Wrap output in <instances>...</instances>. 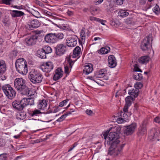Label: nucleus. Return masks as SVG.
Segmentation results:
<instances>
[{"mask_svg": "<svg viewBox=\"0 0 160 160\" xmlns=\"http://www.w3.org/2000/svg\"><path fill=\"white\" fill-rule=\"evenodd\" d=\"M34 104V100L30 98H23L20 101L15 100L12 102V105L13 108L18 110H22L26 106Z\"/></svg>", "mask_w": 160, "mask_h": 160, "instance_id": "1", "label": "nucleus"}, {"mask_svg": "<svg viewBox=\"0 0 160 160\" xmlns=\"http://www.w3.org/2000/svg\"><path fill=\"white\" fill-rule=\"evenodd\" d=\"M17 71L20 74L26 75L28 72L27 62L23 58L18 59L16 62Z\"/></svg>", "mask_w": 160, "mask_h": 160, "instance_id": "2", "label": "nucleus"}, {"mask_svg": "<svg viewBox=\"0 0 160 160\" xmlns=\"http://www.w3.org/2000/svg\"><path fill=\"white\" fill-rule=\"evenodd\" d=\"M28 78L32 83L36 84L40 83L43 78L42 75L39 72L35 70L30 72Z\"/></svg>", "mask_w": 160, "mask_h": 160, "instance_id": "3", "label": "nucleus"}, {"mask_svg": "<svg viewBox=\"0 0 160 160\" xmlns=\"http://www.w3.org/2000/svg\"><path fill=\"white\" fill-rule=\"evenodd\" d=\"M2 90L6 97L10 99L13 98L16 96V92L9 85H5L2 88Z\"/></svg>", "mask_w": 160, "mask_h": 160, "instance_id": "4", "label": "nucleus"}, {"mask_svg": "<svg viewBox=\"0 0 160 160\" xmlns=\"http://www.w3.org/2000/svg\"><path fill=\"white\" fill-rule=\"evenodd\" d=\"M152 41V35L149 34L142 42L141 45V49L143 51L148 50L150 49L152 47L151 42Z\"/></svg>", "mask_w": 160, "mask_h": 160, "instance_id": "5", "label": "nucleus"}, {"mask_svg": "<svg viewBox=\"0 0 160 160\" xmlns=\"http://www.w3.org/2000/svg\"><path fill=\"white\" fill-rule=\"evenodd\" d=\"M109 144L111 146L108 151V154L110 155L113 154L116 156L118 155L124 147L123 144Z\"/></svg>", "mask_w": 160, "mask_h": 160, "instance_id": "6", "label": "nucleus"}, {"mask_svg": "<svg viewBox=\"0 0 160 160\" xmlns=\"http://www.w3.org/2000/svg\"><path fill=\"white\" fill-rule=\"evenodd\" d=\"M119 135L117 132H110L108 135V139L109 144H120V141L119 140Z\"/></svg>", "mask_w": 160, "mask_h": 160, "instance_id": "7", "label": "nucleus"}, {"mask_svg": "<svg viewBox=\"0 0 160 160\" xmlns=\"http://www.w3.org/2000/svg\"><path fill=\"white\" fill-rule=\"evenodd\" d=\"M39 36V34L35 33L28 37L25 39L26 44L28 46H32L35 45L37 41Z\"/></svg>", "mask_w": 160, "mask_h": 160, "instance_id": "8", "label": "nucleus"}, {"mask_svg": "<svg viewBox=\"0 0 160 160\" xmlns=\"http://www.w3.org/2000/svg\"><path fill=\"white\" fill-rule=\"evenodd\" d=\"M40 68L43 72L48 73L53 69V64L50 62H44L41 66Z\"/></svg>", "mask_w": 160, "mask_h": 160, "instance_id": "9", "label": "nucleus"}, {"mask_svg": "<svg viewBox=\"0 0 160 160\" xmlns=\"http://www.w3.org/2000/svg\"><path fill=\"white\" fill-rule=\"evenodd\" d=\"M28 20V24L26 25V28L28 29L32 30L33 28L38 27L40 25L39 21L37 20L30 19L29 18Z\"/></svg>", "mask_w": 160, "mask_h": 160, "instance_id": "10", "label": "nucleus"}, {"mask_svg": "<svg viewBox=\"0 0 160 160\" xmlns=\"http://www.w3.org/2000/svg\"><path fill=\"white\" fill-rule=\"evenodd\" d=\"M137 127L136 123H133L129 125L125 126L124 133L126 135L132 134Z\"/></svg>", "mask_w": 160, "mask_h": 160, "instance_id": "11", "label": "nucleus"}, {"mask_svg": "<svg viewBox=\"0 0 160 160\" xmlns=\"http://www.w3.org/2000/svg\"><path fill=\"white\" fill-rule=\"evenodd\" d=\"M159 134H160L159 128H153L150 131L149 138L150 140H153L155 138L157 139V141H159V139L157 137H158Z\"/></svg>", "mask_w": 160, "mask_h": 160, "instance_id": "12", "label": "nucleus"}, {"mask_svg": "<svg viewBox=\"0 0 160 160\" xmlns=\"http://www.w3.org/2000/svg\"><path fill=\"white\" fill-rule=\"evenodd\" d=\"M25 80L22 78H17L14 81V87L18 90L25 84Z\"/></svg>", "mask_w": 160, "mask_h": 160, "instance_id": "13", "label": "nucleus"}, {"mask_svg": "<svg viewBox=\"0 0 160 160\" xmlns=\"http://www.w3.org/2000/svg\"><path fill=\"white\" fill-rule=\"evenodd\" d=\"M66 46L63 44H58L55 48L56 53L57 55L61 56L66 51Z\"/></svg>", "mask_w": 160, "mask_h": 160, "instance_id": "14", "label": "nucleus"}, {"mask_svg": "<svg viewBox=\"0 0 160 160\" xmlns=\"http://www.w3.org/2000/svg\"><path fill=\"white\" fill-rule=\"evenodd\" d=\"M45 41L48 43H55L56 42V38L54 34L50 33L46 35L45 37Z\"/></svg>", "mask_w": 160, "mask_h": 160, "instance_id": "15", "label": "nucleus"}, {"mask_svg": "<svg viewBox=\"0 0 160 160\" xmlns=\"http://www.w3.org/2000/svg\"><path fill=\"white\" fill-rule=\"evenodd\" d=\"M71 58V57H70L67 59L68 63L64 66V72L67 74H69L70 72L69 68H72L74 63L76 61V60H72Z\"/></svg>", "mask_w": 160, "mask_h": 160, "instance_id": "16", "label": "nucleus"}, {"mask_svg": "<svg viewBox=\"0 0 160 160\" xmlns=\"http://www.w3.org/2000/svg\"><path fill=\"white\" fill-rule=\"evenodd\" d=\"M66 41V43L67 46L72 47L75 46L77 42L76 39L72 37L68 38Z\"/></svg>", "mask_w": 160, "mask_h": 160, "instance_id": "17", "label": "nucleus"}, {"mask_svg": "<svg viewBox=\"0 0 160 160\" xmlns=\"http://www.w3.org/2000/svg\"><path fill=\"white\" fill-rule=\"evenodd\" d=\"M19 90L20 91L21 93L23 95L29 96L32 94L31 89L26 86L25 84Z\"/></svg>", "mask_w": 160, "mask_h": 160, "instance_id": "18", "label": "nucleus"}, {"mask_svg": "<svg viewBox=\"0 0 160 160\" xmlns=\"http://www.w3.org/2000/svg\"><path fill=\"white\" fill-rule=\"evenodd\" d=\"M108 63L109 66L112 68H114L117 65L116 59L113 55H110L108 56Z\"/></svg>", "mask_w": 160, "mask_h": 160, "instance_id": "19", "label": "nucleus"}, {"mask_svg": "<svg viewBox=\"0 0 160 160\" xmlns=\"http://www.w3.org/2000/svg\"><path fill=\"white\" fill-rule=\"evenodd\" d=\"M146 123L144 121L142 125L140 126L138 132V134L139 136L144 135L146 133Z\"/></svg>", "mask_w": 160, "mask_h": 160, "instance_id": "20", "label": "nucleus"}, {"mask_svg": "<svg viewBox=\"0 0 160 160\" xmlns=\"http://www.w3.org/2000/svg\"><path fill=\"white\" fill-rule=\"evenodd\" d=\"M63 72L60 68H57L55 71V73L53 76V79L56 81L61 78L62 76Z\"/></svg>", "mask_w": 160, "mask_h": 160, "instance_id": "21", "label": "nucleus"}, {"mask_svg": "<svg viewBox=\"0 0 160 160\" xmlns=\"http://www.w3.org/2000/svg\"><path fill=\"white\" fill-rule=\"evenodd\" d=\"M132 96H128L125 98L126 104L124 107L123 110H128V107L131 105L132 101L133 100Z\"/></svg>", "mask_w": 160, "mask_h": 160, "instance_id": "22", "label": "nucleus"}, {"mask_svg": "<svg viewBox=\"0 0 160 160\" xmlns=\"http://www.w3.org/2000/svg\"><path fill=\"white\" fill-rule=\"evenodd\" d=\"M93 70L92 65L91 64H88L84 66L83 72L84 73L88 75L91 73Z\"/></svg>", "mask_w": 160, "mask_h": 160, "instance_id": "23", "label": "nucleus"}, {"mask_svg": "<svg viewBox=\"0 0 160 160\" xmlns=\"http://www.w3.org/2000/svg\"><path fill=\"white\" fill-rule=\"evenodd\" d=\"M47 104L46 101L44 99L39 100L38 105V107L40 109H45L47 108Z\"/></svg>", "mask_w": 160, "mask_h": 160, "instance_id": "24", "label": "nucleus"}, {"mask_svg": "<svg viewBox=\"0 0 160 160\" xmlns=\"http://www.w3.org/2000/svg\"><path fill=\"white\" fill-rule=\"evenodd\" d=\"M10 14L13 18L21 17L25 15L24 13L22 11L15 10H12Z\"/></svg>", "mask_w": 160, "mask_h": 160, "instance_id": "25", "label": "nucleus"}, {"mask_svg": "<svg viewBox=\"0 0 160 160\" xmlns=\"http://www.w3.org/2000/svg\"><path fill=\"white\" fill-rule=\"evenodd\" d=\"M81 52V49L79 46H77L74 49L73 52V55L72 58H74V57H78L76 59V61L80 57V54Z\"/></svg>", "mask_w": 160, "mask_h": 160, "instance_id": "26", "label": "nucleus"}, {"mask_svg": "<svg viewBox=\"0 0 160 160\" xmlns=\"http://www.w3.org/2000/svg\"><path fill=\"white\" fill-rule=\"evenodd\" d=\"M150 60V57L147 55L140 57L138 59V62L142 64H146L148 63Z\"/></svg>", "mask_w": 160, "mask_h": 160, "instance_id": "27", "label": "nucleus"}, {"mask_svg": "<svg viewBox=\"0 0 160 160\" xmlns=\"http://www.w3.org/2000/svg\"><path fill=\"white\" fill-rule=\"evenodd\" d=\"M131 114L128 112V111H120L119 113V115L123 119H127L128 116H130Z\"/></svg>", "mask_w": 160, "mask_h": 160, "instance_id": "28", "label": "nucleus"}, {"mask_svg": "<svg viewBox=\"0 0 160 160\" xmlns=\"http://www.w3.org/2000/svg\"><path fill=\"white\" fill-rule=\"evenodd\" d=\"M106 72L107 71L105 69H101L99 71L97 72L95 76L96 78H102L105 76Z\"/></svg>", "mask_w": 160, "mask_h": 160, "instance_id": "29", "label": "nucleus"}, {"mask_svg": "<svg viewBox=\"0 0 160 160\" xmlns=\"http://www.w3.org/2000/svg\"><path fill=\"white\" fill-rule=\"evenodd\" d=\"M6 70V65L5 61L2 60L0 61V73L3 74Z\"/></svg>", "mask_w": 160, "mask_h": 160, "instance_id": "30", "label": "nucleus"}, {"mask_svg": "<svg viewBox=\"0 0 160 160\" xmlns=\"http://www.w3.org/2000/svg\"><path fill=\"white\" fill-rule=\"evenodd\" d=\"M138 89H133L129 90L128 93L130 95V96H132L133 98H136L138 96Z\"/></svg>", "mask_w": 160, "mask_h": 160, "instance_id": "31", "label": "nucleus"}, {"mask_svg": "<svg viewBox=\"0 0 160 160\" xmlns=\"http://www.w3.org/2000/svg\"><path fill=\"white\" fill-rule=\"evenodd\" d=\"M56 112L55 111H53V112L49 111H47L46 112H40V111H34L32 113L30 114L32 116H37L38 114H47L51 113H55Z\"/></svg>", "mask_w": 160, "mask_h": 160, "instance_id": "32", "label": "nucleus"}, {"mask_svg": "<svg viewBox=\"0 0 160 160\" xmlns=\"http://www.w3.org/2000/svg\"><path fill=\"white\" fill-rule=\"evenodd\" d=\"M37 56L42 59L46 58V53L42 49H40L37 51Z\"/></svg>", "mask_w": 160, "mask_h": 160, "instance_id": "33", "label": "nucleus"}, {"mask_svg": "<svg viewBox=\"0 0 160 160\" xmlns=\"http://www.w3.org/2000/svg\"><path fill=\"white\" fill-rule=\"evenodd\" d=\"M74 111H72L71 112H66L63 115H62L60 118H59L57 121L58 122H61L65 119V118L68 116L72 114V113Z\"/></svg>", "mask_w": 160, "mask_h": 160, "instance_id": "34", "label": "nucleus"}, {"mask_svg": "<svg viewBox=\"0 0 160 160\" xmlns=\"http://www.w3.org/2000/svg\"><path fill=\"white\" fill-rule=\"evenodd\" d=\"M118 15L120 17H124L128 15L129 13L125 10H121L118 13Z\"/></svg>", "mask_w": 160, "mask_h": 160, "instance_id": "35", "label": "nucleus"}, {"mask_svg": "<svg viewBox=\"0 0 160 160\" xmlns=\"http://www.w3.org/2000/svg\"><path fill=\"white\" fill-rule=\"evenodd\" d=\"M110 50L109 47H108L107 48H102L98 51V53L101 54H105L108 53L109 51Z\"/></svg>", "mask_w": 160, "mask_h": 160, "instance_id": "36", "label": "nucleus"}, {"mask_svg": "<svg viewBox=\"0 0 160 160\" xmlns=\"http://www.w3.org/2000/svg\"><path fill=\"white\" fill-rule=\"evenodd\" d=\"M85 29L84 28H82L80 33L81 39L82 40V41L83 42L85 41L86 37V36Z\"/></svg>", "mask_w": 160, "mask_h": 160, "instance_id": "37", "label": "nucleus"}, {"mask_svg": "<svg viewBox=\"0 0 160 160\" xmlns=\"http://www.w3.org/2000/svg\"><path fill=\"white\" fill-rule=\"evenodd\" d=\"M56 38V42L58 40L62 39L64 37V34L62 33H54Z\"/></svg>", "mask_w": 160, "mask_h": 160, "instance_id": "38", "label": "nucleus"}, {"mask_svg": "<svg viewBox=\"0 0 160 160\" xmlns=\"http://www.w3.org/2000/svg\"><path fill=\"white\" fill-rule=\"evenodd\" d=\"M133 78L136 80H140L142 79V76L141 73H136L133 75Z\"/></svg>", "mask_w": 160, "mask_h": 160, "instance_id": "39", "label": "nucleus"}, {"mask_svg": "<svg viewBox=\"0 0 160 160\" xmlns=\"http://www.w3.org/2000/svg\"><path fill=\"white\" fill-rule=\"evenodd\" d=\"M43 122V121L41 120L34 119L33 123L36 126H40L42 125Z\"/></svg>", "mask_w": 160, "mask_h": 160, "instance_id": "40", "label": "nucleus"}, {"mask_svg": "<svg viewBox=\"0 0 160 160\" xmlns=\"http://www.w3.org/2000/svg\"><path fill=\"white\" fill-rule=\"evenodd\" d=\"M42 49L44 51L46 54L50 53L52 52V49L51 48L48 46H45Z\"/></svg>", "mask_w": 160, "mask_h": 160, "instance_id": "41", "label": "nucleus"}, {"mask_svg": "<svg viewBox=\"0 0 160 160\" xmlns=\"http://www.w3.org/2000/svg\"><path fill=\"white\" fill-rule=\"evenodd\" d=\"M153 11L157 15H158L160 13V8L158 5H156L153 9Z\"/></svg>", "mask_w": 160, "mask_h": 160, "instance_id": "42", "label": "nucleus"}, {"mask_svg": "<svg viewBox=\"0 0 160 160\" xmlns=\"http://www.w3.org/2000/svg\"><path fill=\"white\" fill-rule=\"evenodd\" d=\"M127 22L128 24L131 25H134L136 24V22L132 19H128L127 20Z\"/></svg>", "mask_w": 160, "mask_h": 160, "instance_id": "43", "label": "nucleus"}, {"mask_svg": "<svg viewBox=\"0 0 160 160\" xmlns=\"http://www.w3.org/2000/svg\"><path fill=\"white\" fill-rule=\"evenodd\" d=\"M68 101V100H67V99L64 100L62 101V102H60L59 103L58 106L59 107H62L65 106L67 102Z\"/></svg>", "mask_w": 160, "mask_h": 160, "instance_id": "44", "label": "nucleus"}, {"mask_svg": "<svg viewBox=\"0 0 160 160\" xmlns=\"http://www.w3.org/2000/svg\"><path fill=\"white\" fill-rule=\"evenodd\" d=\"M13 0H2V2L6 5H10L13 2Z\"/></svg>", "mask_w": 160, "mask_h": 160, "instance_id": "45", "label": "nucleus"}, {"mask_svg": "<svg viewBox=\"0 0 160 160\" xmlns=\"http://www.w3.org/2000/svg\"><path fill=\"white\" fill-rule=\"evenodd\" d=\"M7 154H2L0 155V160H6L7 158Z\"/></svg>", "mask_w": 160, "mask_h": 160, "instance_id": "46", "label": "nucleus"}, {"mask_svg": "<svg viewBox=\"0 0 160 160\" xmlns=\"http://www.w3.org/2000/svg\"><path fill=\"white\" fill-rule=\"evenodd\" d=\"M143 86L142 84L140 82H137L135 84V86L138 89L139 88H141Z\"/></svg>", "mask_w": 160, "mask_h": 160, "instance_id": "47", "label": "nucleus"}, {"mask_svg": "<svg viewBox=\"0 0 160 160\" xmlns=\"http://www.w3.org/2000/svg\"><path fill=\"white\" fill-rule=\"evenodd\" d=\"M86 113L89 116H92L95 114V112L93 111H85Z\"/></svg>", "mask_w": 160, "mask_h": 160, "instance_id": "48", "label": "nucleus"}, {"mask_svg": "<svg viewBox=\"0 0 160 160\" xmlns=\"http://www.w3.org/2000/svg\"><path fill=\"white\" fill-rule=\"evenodd\" d=\"M89 19L91 21H95L97 22H98V20H99V18L92 16L90 17Z\"/></svg>", "mask_w": 160, "mask_h": 160, "instance_id": "49", "label": "nucleus"}, {"mask_svg": "<svg viewBox=\"0 0 160 160\" xmlns=\"http://www.w3.org/2000/svg\"><path fill=\"white\" fill-rule=\"evenodd\" d=\"M154 121L157 123H160V118L158 117H157L154 119Z\"/></svg>", "mask_w": 160, "mask_h": 160, "instance_id": "50", "label": "nucleus"}, {"mask_svg": "<svg viewBox=\"0 0 160 160\" xmlns=\"http://www.w3.org/2000/svg\"><path fill=\"white\" fill-rule=\"evenodd\" d=\"M35 3L41 7H43L44 6L41 2L37 0H36L35 1Z\"/></svg>", "mask_w": 160, "mask_h": 160, "instance_id": "51", "label": "nucleus"}, {"mask_svg": "<svg viewBox=\"0 0 160 160\" xmlns=\"http://www.w3.org/2000/svg\"><path fill=\"white\" fill-rule=\"evenodd\" d=\"M134 110H137L138 109H140V106H139L137 104H135L134 106Z\"/></svg>", "mask_w": 160, "mask_h": 160, "instance_id": "52", "label": "nucleus"}, {"mask_svg": "<svg viewBox=\"0 0 160 160\" xmlns=\"http://www.w3.org/2000/svg\"><path fill=\"white\" fill-rule=\"evenodd\" d=\"M98 22H100L103 25H105V24L104 23L106 22V21L99 19V20H98Z\"/></svg>", "mask_w": 160, "mask_h": 160, "instance_id": "53", "label": "nucleus"}, {"mask_svg": "<svg viewBox=\"0 0 160 160\" xmlns=\"http://www.w3.org/2000/svg\"><path fill=\"white\" fill-rule=\"evenodd\" d=\"M123 3L122 0H116V3L117 5H121Z\"/></svg>", "mask_w": 160, "mask_h": 160, "instance_id": "54", "label": "nucleus"}, {"mask_svg": "<svg viewBox=\"0 0 160 160\" xmlns=\"http://www.w3.org/2000/svg\"><path fill=\"white\" fill-rule=\"evenodd\" d=\"M123 120L122 118H118L117 120V122L119 123H121L123 122Z\"/></svg>", "mask_w": 160, "mask_h": 160, "instance_id": "55", "label": "nucleus"}, {"mask_svg": "<svg viewBox=\"0 0 160 160\" xmlns=\"http://www.w3.org/2000/svg\"><path fill=\"white\" fill-rule=\"evenodd\" d=\"M67 13L68 15L70 16H72L73 14V13L72 12L69 11V10H68L67 11Z\"/></svg>", "mask_w": 160, "mask_h": 160, "instance_id": "56", "label": "nucleus"}, {"mask_svg": "<svg viewBox=\"0 0 160 160\" xmlns=\"http://www.w3.org/2000/svg\"><path fill=\"white\" fill-rule=\"evenodd\" d=\"M134 71L135 72H142L141 70H140V68L137 67H134Z\"/></svg>", "mask_w": 160, "mask_h": 160, "instance_id": "57", "label": "nucleus"}, {"mask_svg": "<svg viewBox=\"0 0 160 160\" xmlns=\"http://www.w3.org/2000/svg\"><path fill=\"white\" fill-rule=\"evenodd\" d=\"M108 132H104V134H103V136L104 137V139L106 140L107 139V137H108Z\"/></svg>", "mask_w": 160, "mask_h": 160, "instance_id": "58", "label": "nucleus"}, {"mask_svg": "<svg viewBox=\"0 0 160 160\" xmlns=\"http://www.w3.org/2000/svg\"><path fill=\"white\" fill-rule=\"evenodd\" d=\"M25 114L23 112H21H21L18 113V115H19L21 116V118H22L23 117H24Z\"/></svg>", "mask_w": 160, "mask_h": 160, "instance_id": "59", "label": "nucleus"}, {"mask_svg": "<svg viewBox=\"0 0 160 160\" xmlns=\"http://www.w3.org/2000/svg\"><path fill=\"white\" fill-rule=\"evenodd\" d=\"M139 3L141 5H143L146 3L145 0H139Z\"/></svg>", "mask_w": 160, "mask_h": 160, "instance_id": "60", "label": "nucleus"}, {"mask_svg": "<svg viewBox=\"0 0 160 160\" xmlns=\"http://www.w3.org/2000/svg\"><path fill=\"white\" fill-rule=\"evenodd\" d=\"M116 129L117 131V132H119L121 129V128L120 127H116Z\"/></svg>", "mask_w": 160, "mask_h": 160, "instance_id": "61", "label": "nucleus"}, {"mask_svg": "<svg viewBox=\"0 0 160 160\" xmlns=\"http://www.w3.org/2000/svg\"><path fill=\"white\" fill-rule=\"evenodd\" d=\"M75 146H76V145H75V143L74 144H73V147H72L71 148H70V149L68 150V152H70V151H71V150H72V149L74 147H75Z\"/></svg>", "mask_w": 160, "mask_h": 160, "instance_id": "62", "label": "nucleus"}, {"mask_svg": "<svg viewBox=\"0 0 160 160\" xmlns=\"http://www.w3.org/2000/svg\"><path fill=\"white\" fill-rule=\"evenodd\" d=\"M46 15L49 16H51L52 15V13L48 11L47 13H46Z\"/></svg>", "mask_w": 160, "mask_h": 160, "instance_id": "63", "label": "nucleus"}, {"mask_svg": "<svg viewBox=\"0 0 160 160\" xmlns=\"http://www.w3.org/2000/svg\"><path fill=\"white\" fill-rule=\"evenodd\" d=\"M2 22L5 25L6 24H7L8 23V20H3Z\"/></svg>", "mask_w": 160, "mask_h": 160, "instance_id": "64", "label": "nucleus"}]
</instances>
